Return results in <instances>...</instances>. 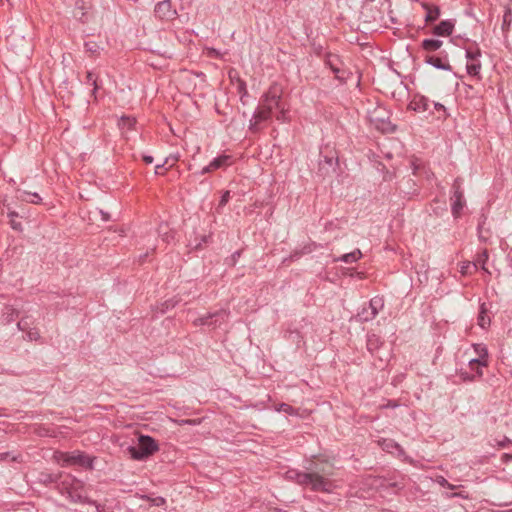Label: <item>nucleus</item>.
<instances>
[{
    "label": "nucleus",
    "mask_w": 512,
    "mask_h": 512,
    "mask_svg": "<svg viewBox=\"0 0 512 512\" xmlns=\"http://www.w3.org/2000/svg\"><path fill=\"white\" fill-rule=\"evenodd\" d=\"M140 498L149 502L151 506L162 507L166 505V499L162 496L141 495Z\"/></svg>",
    "instance_id": "30"
},
{
    "label": "nucleus",
    "mask_w": 512,
    "mask_h": 512,
    "mask_svg": "<svg viewBox=\"0 0 512 512\" xmlns=\"http://www.w3.org/2000/svg\"><path fill=\"white\" fill-rule=\"evenodd\" d=\"M433 106L436 111L443 112V117H442L443 119H446L449 116V114L447 113V109L443 104H441L439 102H433Z\"/></svg>",
    "instance_id": "45"
},
{
    "label": "nucleus",
    "mask_w": 512,
    "mask_h": 512,
    "mask_svg": "<svg viewBox=\"0 0 512 512\" xmlns=\"http://www.w3.org/2000/svg\"><path fill=\"white\" fill-rule=\"evenodd\" d=\"M433 212H434L436 215H440V209H438V208H434V209H433Z\"/></svg>",
    "instance_id": "62"
},
{
    "label": "nucleus",
    "mask_w": 512,
    "mask_h": 512,
    "mask_svg": "<svg viewBox=\"0 0 512 512\" xmlns=\"http://www.w3.org/2000/svg\"><path fill=\"white\" fill-rule=\"evenodd\" d=\"M87 503L95 505V506H96V508H97V510H98V511H100V509H99V508H100V505H97L96 501H94V500H88V501H87Z\"/></svg>",
    "instance_id": "60"
},
{
    "label": "nucleus",
    "mask_w": 512,
    "mask_h": 512,
    "mask_svg": "<svg viewBox=\"0 0 512 512\" xmlns=\"http://www.w3.org/2000/svg\"><path fill=\"white\" fill-rule=\"evenodd\" d=\"M135 124H136V120L134 118L129 117V116L121 117L120 123H119V125L122 128H127L128 130L133 129Z\"/></svg>",
    "instance_id": "37"
},
{
    "label": "nucleus",
    "mask_w": 512,
    "mask_h": 512,
    "mask_svg": "<svg viewBox=\"0 0 512 512\" xmlns=\"http://www.w3.org/2000/svg\"><path fill=\"white\" fill-rule=\"evenodd\" d=\"M100 214H101V219L103 221H109L110 220V214L108 212L100 210Z\"/></svg>",
    "instance_id": "56"
},
{
    "label": "nucleus",
    "mask_w": 512,
    "mask_h": 512,
    "mask_svg": "<svg viewBox=\"0 0 512 512\" xmlns=\"http://www.w3.org/2000/svg\"><path fill=\"white\" fill-rule=\"evenodd\" d=\"M289 473L291 474L290 477L294 478L299 485L310 488V490L315 492L320 490V475L298 471H289Z\"/></svg>",
    "instance_id": "7"
},
{
    "label": "nucleus",
    "mask_w": 512,
    "mask_h": 512,
    "mask_svg": "<svg viewBox=\"0 0 512 512\" xmlns=\"http://www.w3.org/2000/svg\"><path fill=\"white\" fill-rule=\"evenodd\" d=\"M228 312L224 309L215 312H209L206 315L200 316L193 321L195 326H213L217 327L222 324L228 317Z\"/></svg>",
    "instance_id": "9"
},
{
    "label": "nucleus",
    "mask_w": 512,
    "mask_h": 512,
    "mask_svg": "<svg viewBox=\"0 0 512 512\" xmlns=\"http://www.w3.org/2000/svg\"><path fill=\"white\" fill-rule=\"evenodd\" d=\"M230 198H231V195H230V191L229 190H225V191L222 192L220 201H219V203H218V205L216 207V212L218 214L222 213V209L229 202Z\"/></svg>",
    "instance_id": "36"
},
{
    "label": "nucleus",
    "mask_w": 512,
    "mask_h": 512,
    "mask_svg": "<svg viewBox=\"0 0 512 512\" xmlns=\"http://www.w3.org/2000/svg\"><path fill=\"white\" fill-rule=\"evenodd\" d=\"M213 171H214V169H212V167H210V163H209L208 165L203 167L200 171L195 172L194 175L195 176H202V175L211 173Z\"/></svg>",
    "instance_id": "47"
},
{
    "label": "nucleus",
    "mask_w": 512,
    "mask_h": 512,
    "mask_svg": "<svg viewBox=\"0 0 512 512\" xmlns=\"http://www.w3.org/2000/svg\"><path fill=\"white\" fill-rule=\"evenodd\" d=\"M98 79V76L92 72V71H87L86 73V79H85V84L86 85H92L95 83V81Z\"/></svg>",
    "instance_id": "44"
},
{
    "label": "nucleus",
    "mask_w": 512,
    "mask_h": 512,
    "mask_svg": "<svg viewBox=\"0 0 512 512\" xmlns=\"http://www.w3.org/2000/svg\"><path fill=\"white\" fill-rule=\"evenodd\" d=\"M382 345L383 341L380 336L375 333L367 334L366 347L371 354H374Z\"/></svg>",
    "instance_id": "21"
},
{
    "label": "nucleus",
    "mask_w": 512,
    "mask_h": 512,
    "mask_svg": "<svg viewBox=\"0 0 512 512\" xmlns=\"http://www.w3.org/2000/svg\"><path fill=\"white\" fill-rule=\"evenodd\" d=\"M242 250L235 251L230 258L226 260V263L230 266H235L239 258L241 257Z\"/></svg>",
    "instance_id": "43"
},
{
    "label": "nucleus",
    "mask_w": 512,
    "mask_h": 512,
    "mask_svg": "<svg viewBox=\"0 0 512 512\" xmlns=\"http://www.w3.org/2000/svg\"><path fill=\"white\" fill-rule=\"evenodd\" d=\"M93 87L92 91H91V95L94 96V98L96 99V93L97 91L100 89V85L98 83V79L95 81L94 84L91 85Z\"/></svg>",
    "instance_id": "53"
},
{
    "label": "nucleus",
    "mask_w": 512,
    "mask_h": 512,
    "mask_svg": "<svg viewBox=\"0 0 512 512\" xmlns=\"http://www.w3.org/2000/svg\"><path fill=\"white\" fill-rule=\"evenodd\" d=\"M466 69H467V73L470 76H473V77L479 76L480 69H481V63H480L479 60H477V61H470V63H468L466 65Z\"/></svg>",
    "instance_id": "34"
},
{
    "label": "nucleus",
    "mask_w": 512,
    "mask_h": 512,
    "mask_svg": "<svg viewBox=\"0 0 512 512\" xmlns=\"http://www.w3.org/2000/svg\"><path fill=\"white\" fill-rule=\"evenodd\" d=\"M154 13L160 20H173L177 16V11L172 7L171 0H163L156 4Z\"/></svg>",
    "instance_id": "13"
},
{
    "label": "nucleus",
    "mask_w": 512,
    "mask_h": 512,
    "mask_svg": "<svg viewBox=\"0 0 512 512\" xmlns=\"http://www.w3.org/2000/svg\"><path fill=\"white\" fill-rule=\"evenodd\" d=\"M511 19V12L510 10H507L503 16V28H505L506 26L508 27L510 25Z\"/></svg>",
    "instance_id": "49"
},
{
    "label": "nucleus",
    "mask_w": 512,
    "mask_h": 512,
    "mask_svg": "<svg viewBox=\"0 0 512 512\" xmlns=\"http://www.w3.org/2000/svg\"><path fill=\"white\" fill-rule=\"evenodd\" d=\"M384 307L382 297H373L368 304H364L355 315V320L360 323L369 322L376 318L379 311Z\"/></svg>",
    "instance_id": "5"
},
{
    "label": "nucleus",
    "mask_w": 512,
    "mask_h": 512,
    "mask_svg": "<svg viewBox=\"0 0 512 512\" xmlns=\"http://www.w3.org/2000/svg\"><path fill=\"white\" fill-rule=\"evenodd\" d=\"M159 451L158 442L149 435L140 434L136 445H130L127 452L136 461H145Z\"/></svg>",
    "instance_id": "3"
},
{
    "label": "nucleus",
    "mask_w": 512,
    "mask_h": 512,
    "mask_svg": "<svg viewBox=\"0 0 512 512\" xmlns=\"http://www.w3.org/2000/svg\"><path fill=\"white\" fill-rule=\"evenodd\" d=\"M473 346L476 353L478 354V357L469 360L468 364L470 369H474V365L487 366L488 350L486 346L483 344H474Z\"/></svg>",
    "instance_id": "15"
},
{
    "label": "nucleus",
    "mask_w": 512,
    "mask_h": 512,
    "mask_svg": "<svg viewBox=\"0 0 512 512\" xmlns=\"http://www.w3.org/2000/svg\"><path fill=\"white\" fill-rule=\"evenodd\" d=\"M446 488L453 490L455 488V486L453 484L449 483V485H446Z\"/></svg>",
    "instance_id": "63"
},
{
    "label": "nucleus",
    "mask_w": 512,
    "mask_h": 512,
    "mask_svg": "<svg viewBox=\"0 0 512 512\" xmlns=\"http://www.w3.org/2000/svg\"><path fill=\"white\" fill-rule=\"evenodd\" d=\"M11 228L15 231L21 232L23 230L21 222L16 221L15 219H10Z\"/></svg>",
    "instance_id": "50"
},
{
    "label": "nucleus",
    "mask_w": 512,
    "mask_h": 512,
    "mask_svg": "<svg viewBox=\"0 0 512 512\" xmlns=\"http://www.w3.org/2000/svg\"><path fill=\"white\" fill-rule=\"evenodd\" d=\"M142 160H143L146 164H152V163H153V161H154V158H153V156H151V155L142 154Z\"/></svg>",
    "instance_id": "54"
},
{
    "label": "nucleus",
    "mask_w": 512,
    "mask_h": 512,
    "mask_svg": "<svg viewBox=\"0 0 512 512\" xmlns=\"http://www.w3.org/2000/svg\"><path fill=\"white\" fill-rule=\"evenodd\" d=\"M451 497H462V498H465V496L462 495V493H453L451 494Z\"/></svg>",
    "instance_id": "61"
},
{
    "label": "nucleus",
    "mask_w": 512,
    "mask_h": 512,
    "mask_svg": "<svg viewBox=\"0 0 512 512\" xmlns=\"http://www.w3.org/2000/svg\"><path fill=\"white\" fill-rule=\"evenodd\" d=\"M371 122L374 127L382 133H394L397 131V126L385 117H372Z\"/></svg>",
    "instance_id": "16"
},
{
    "label": "nucleus",
    "mask_w": 512,
    "mask_h": 512,
    "mask_svg": "<svg viewBox=\"0 0 512 512\" xmlns=\"http://www.w3.org/2000/svg\"><path fill=\"white\" fill-rule=\"evenodd\" d=\"M63 477V473L52 474V473H40L39 482L48 486L51 484L59 483L60 479Z\"/></svg>",
    "instance_id": "25"
},
{
    "label": "nucleus",
    "mask_w": 512,
    "mask_h": 512,
    "mask_svg": "<svg viewBox=\"0 0 512 512\" xmlns=\"http://www.w3.org/2000/svg\"><path fill=\"white\" fill-rule=\"evenodd\" d=\"M57 485L61 487L62 491L65 490L68 493H71L72 490H76L78 487H80L82 482L70 474H63V477L60 479Z\"/></svg>",
    "instance_id": "17"
},
{
    "label": "nucleus",
    "mask_w": 512,
    "mask_h": 512,
    "mask_svg": "<svg viewBox=\"0 0 512 512\" xmlns=\"http://www.w3.org/2000/svg\"><path fill=\"white\" fill-rule=\"evenodd\" d=\"M170 158H165L164 162L162 164H158L155 166V175L163 176L165 175L166 171L173 166V164H170L168 168H165V165L169 163Z\"/></svg>",
    "instance_id": "39"
},
{
    "label": "nucleus",
    "mask_w": 512,
    "mask_h": 512,
    "mask_svg": "<svg viewBox=\"0 0 512 512\" xmlns=\"http://www.w3.org/2000/svg\"><path fill=\"white\" fill-rule=\"evenodd\" d=\"M8 217L10 219H14L15 217H19V214L15 211H10V212H8Z\"/></svg>",
    "instance_id": "58"
},
{
    "label": "nucleus",
    "mask_w": 512,
    "mask_h": 512,
    "mask_svg": "<svg viewBox=\"0 0 512 512\" xmlns=\"http://www.w3.org/2000/svg\"><path fill=\"white\" fill-rule=\"evenodd\" d=\"M260 103L271 114L276 110V119L278 121L285 122L288 120L289 106L283 100V88L280 84L276 82L271 84L269 89L262 95Z\"/></svg>",
    "instance_id": "2"
},
{
    "label": "nucleus",
    "mask_w": 512,
    "mask_h": 512,
    "mask_svg": "<svg viewBox=\"0 0 512 512\" xmlns=\"http://www.w3.org/2000/svg\"><path fill=\"white\" fill-rule=\"evenodd\" d=\"M212 241V235H201L195 236L194 240H190V246L195 250H200L204 247V245L208 244Z\"/></svg>",
    "instance_id": "27"
},
{
    "label": "nucleus",
    "mask_w": 512,
    "mask_h": 512,
    "mask_svg": "<svg viewBox=\"0 0 512 512\" xmlns=\"http://www.w3.org/2000/svg\"><path fill=\"white\" fill-rule=\"evenodd\" d=\"M424 62L438 70L452 71V66L449 64V55L446 50H440L434 54H426Z\"/></svg>",
    "instance_id": "10"
},
{
    "label": "nucleus",
    "mask_w": 512,
    "mask_h": 512,
    "mask_svg": "<svg viewBox=\"0 0 512 512\" xmlns=\"http://www.w3.org/2000/svg\"><path fill=\"white\" fill-rule=\"evenodd\" d=\"M337 462L338 461L335 458H333V462L331 463V467H335Z\"/></svg>",
    "instance_id": "64"
},
{
    "label": "nucleus",
    "mask_w": 512,
    "mask_h": 512,
    "mask_svg": "<svg viewBox=\"0 0 512 512\" xmlns=\"http://www.w3.org/2000/svg\"><path fill=\"white\" fill-rule=\"evenodd\" d=\"M512 441L508 437H504L503 440L498 442V446L501 448H508Z\"/></svg>",
    "instance_id": "51"
},
{
    "label": "nucleus",
    "mask_w": 512,
    "mask_h": 512,
    "mask_svg": "<svg viewBox=\"0 0 512 512\" xmlns=\"http://www.w3.org/2000/svg\"><path fill=\"white\" fill-rule=\"evenodd\" d=\"M477 271V263L466 261L463 262L460 268L462 275H471Z\"/></svg>",
    "instance_id": "35"
},
{
    "label": "nucleus",
    "mask_w": 512,
    "mask_h": 512,
    "mask_svg": "<svg viewBox=\"0 0 512 512\" xmlns=\"http://www.w3.org/2000/svg\"><path fill=\"white\" fill-rule=\"evenodd\" d=\"M275 410L277 412H283V413H286L289 415H293L295 412L294 408L287 403H279V404L275 405Z\"/></svg>",
    "instance_id": "38"
},
{
    "label": "nucleus",
    "mask_w": 512,
    "mask_h": 512,
    "mask_svg": "<svg viewBox=\"0 0 512 512\" xmlns=\"http://www.w3.org/2000/svg\"><path fill=\"white\" fill-rule=\"evenodd\" d=\"M459 377L461 380L465 381V382H472L476 379V375L475 374H471L465 370H460L459 372Z\"/></svg>",
    "instance_id": "41"
},
{
    "label": "nucleus",
    "mask_w": 512,
    "mask_h": 512,
    "mask_svg": "<svg viewBox=\"0 0 512 512\" xmlns=\"http://www.w3.org/2000/svg\"><path fill=\"white\" fill-rule=\"evenodd\" d=\"M228 75H229V79L231 80L232 83L237 84V80L241 79L238 72L235 69H231L229 71Z\"/></svg>",
    "instance_id": "48"
},
{
    "label": "nucleus",
    "mask_w": 512,
    "mask_h": 512,
    "mask_svg": "<svg viewBox=\"0 0 512 512\" xmlns=\"http://www.w3.org/2000/svg\"><path fill=\"white\" fill-rule=\"evenodd\" d=\"M95 460L96 457L89 456L80 450H74L72 452H61L59 457V461H61L62 466L77 465L87 470L94 469Z\"/></svg>",
    "instance_id": "4"
},
{
    "label": "nucleus",
    "mask_w": 512,
    "mask_h": 512,
    "mask_svg": "<svg viewBox=\"0 0 512 512\" xmlns=\"http://www.w3.org/2000/svg\"><path fill=\"white\" fill-rule=\"evenodd\" d=\"M453 196L451 197V212L455 219H458L461 216L462 210L466 205V201L464 198V193L461 189L460 179H455L453 186Z\"/></svg>",
    "instance_id": "8"
},
{
    "label": "nucleus",
    "mask_w": 512,
    "mask_h": 512,
    "mask_svg": "<svg viewBox=\"0 0 512 512\" xmlns=\"http://www.w3.org/2000/svg\"><path fill=\"white\" fill-rule=\"evenodd\" d=\"M482 367L483 366L474 365V369H471L472 371L475 372V375L478 378L482 377L483 375Z\"/></svg>",
    "instance_id": "52"
},
{
    "label": "nucleus",
    "mask_w": 512,
    "mask_h": 512,
    "mask_svg": "<svg viewBox=\"0 0 512 512\" xmlns=\"http://www.w3.org/2000/svg\"><path fill=\"white\" fill-rule=\"evenodd\" d=\"M362 257V253L359 249H355L350 253L342 254L338 257H334L333 261H342L345 263H354Z\"/></svg>",
    "instance_id": "23"
},
{
    "label": "nucleus",
    "mask_w": 512,
    "mask_h": 512,
    "mask_svg": "<svg viewBox=\"0 0 512 512\" xmlns=\"http://www.w3.org/2000/svg\"><path fill=\"white\" fill-rule=\"evenodd\" d=\"M40 338V334L37 329H29L26 331L25 339L29 341H36Z\"/></svg>",
    "instance_id": "42"
},
{
    "label": "nucleus",
    "mask_w": 512,
    "mask_h": 512,
    "mask_svg": "<svg viewBox=\"0 0 512 512\" xmlns=\"http://www.w3.org/2000/svg\"><path fill=\"white\" fill-rule=\"evenodd\" d=\"M439 484L443 487H446V485H449V482L445 478L441 477Z\"/></svg>",
    "instance_id": "59"
},
{
    "label": "nucleus",
    "mask_w": 512,
    "mask_h": 512,
    "mask_svg": "<svg viewBox=\"0 0 512 512\" xmlns=\"http://www.w3.org/2000/svg\"><path fill=\"white\" fill-rule=\"evenodd\" d=\"M237 93L240 95V101L243 105H246V97L249 96L248 90H247V84L243 79L237 80V87H236Z\"/></svg>",
    "instance_id": "29"
},
{
    "label": "nucleus",
    "mask_w": 512,
    "mask_h": 512,
    "mask_svg": "<svg viewBox=\"0 0 512 512\" xmlns=\"http://www.w3.org/2000/svg\"><path fill=\"white\" fill-rule=\"evenodd\" d=\"M455 23V19L442 20L432 28L431 33L440 37L450 36L454 31Z\"/></svg>",
    "instance_id": "14"
},
{
    "label": "nucleus",
    "mask_w": 512,
    "mask_h": 512,
    "mask_svg": "<svg viewBox=\"0 0 512 512\" xmlns=\"http://www.w3.org/2000/svg\"><path fill=\"white\" fill-rule=\"evenodd\" d=\"M311 245H305L300 250L293 251L287 258L283 260V263H291L298 260L302 255L309 254L312 252Z\"/></svg>",
    "instance_id": "26"
},
{
    "label": "nucleus",
    "mask_w": 512,
    "mask_h": 512,
    "mask_svg": "<svg viewBox=\"0 0 512 512\" xmlns=\"http://www.w3.org/2000/svg\"><path fill=\"white\" fill-rule=\"evenodd\" d=\"M443 45V41L435 38H426L421 42V48L426 54H434L439 52Z\"/></svg>",
    "instance_id": "19"
},
{
    "label": "nucleus",
    "mask_w": 512,
    "mask_h": 512,
    "mask_svg": "<svg viewBox=\"0 0 512 512\" xmlns=\"http://www.w3.org/2000/svg\"><path fill=\"white\" fill-rule=\"evenodd\" d=\"M29 322L27 321V318H22L20 321H18L17 323V328L20 330V331H24L26 332L27 330H29Z\"/></svg>",
    "instance_id": "46"
},
{
    "label": "nucleus",
    "mask_w": 512,
    "mask_h": 512,
    "mask_svg": "<svg viewBox=\"0 0 512 512\" xmlns=\"http://www.w3.org/2000/svg\"><path fill=\"white\" fill-rule=\"evenodd\" d=\"M488 260V251L487 250H483L479 255H478V258L476 260L475 263L480 264L481 265V268L487 272V269L485 267V264Z\"/></svg>",
    "instance_id": "40"
},
{
    "label": "nucleus",
    "mask_w": 512,
    "mask_h": 512,
    "mask_svg": "<svg viewBox=\"0 0 512 512\" xmlns=\"http://www.w3.org/2000/svg\"><path fill=\"white\" fill-rule=\"evenodd\" d=\"M483 223L484 222H480L478 224V227H477V230H478V234H479V239L482 240V241H486L487 239L483 236L482 234V229H483Z\"/></svg>",
    "instance_id": "55"
},
{
    "label": "nucleus",
    "mask_w": 512,
    "mask_h": 512,
    "mask_svg": "<svg viewBox=\"0 0 512 512\" xmlns=\"http://www.w3.org/2000/svg\"><path fill=\"white\" fill-rule=\"evenodd\" d=\"M85 52L89 54L90 57H97L100 54L101 47L95 41H86L84 43Z\"/></svg>",
    "instance_id": "28"
},
{
    "label": "nucleus",
    "mask_w": 512,
    "mask_h": 512,
    "mask_svg": "<svg viewBox=\"0 0 512 512\" xmlns=\"http://www.w3.org/2000/svg\"><path fill=\"white\" fill-rule=\"evenodd\" d=\"M486 313H487L486 304L482 303L480 305V312H479V316H478V324L482 328H485L486 325L490 324V318L486 315Z\"/></svg>",
    "instance_id": "33"
},
{
    "label": "nucleus",
    "mask_w": 512,
    "mask_h": 512,
    "mask_svg": "<svg viewBox=\"0 0 512 512\" xmlns=\"http://www.w3.org/2000/svg\"><path fill=\"white\" fill-rule=\"evenodd\" d=\"M18 310L13 306L6 305L1 314V321L3 324H10L18 317Z\"/></svg>",
    "instance_id": "22"
},
{
    "label": "nucleus",
    "mask_w": 512,
    "mask_h": 512,
    "mask_svg": "<svg viewBox=\"0 0 512 512\" xmlns=\"http://www.w3.org/2000/svg\"><path fill=\"white\" fill-rule=\"evenodd\" d=\"M323 173L326 174L327 177L335 176L338 184L342 183L343 178L347 176L341 168L337 156L326 155L324 157V163H322V174Z\"/></svg>",
    "instance_id": "6"
},
{
    "label": "nucleus",
    "mask_w": 512,
    "mask_h": 512,
    "mask_svg": "<svg viewBox=\"0 0 512 512\" xmlns=\"http://www.w3.org/2000/svg\"><path fill=\"white\" fill-rule=\"evenodd\" d=\"M440 15H441V11H440L439 6H433L432 8H430V10L425 15V19H424L425 23L426 24L434 23L436 20H438Z\"/></svg>",
    "instance_id": "31"
},
{
    "label": "nucleus",
    "mask_w": 512,
    "mask_h": 512,
    "mask_svg": "<svg viewBox=\"0 0 512 512\" xmlns=\"http://www.w3.org/2000/svg\"><path fill=\"white\" fill-rule=\"evenodd\" d=\"M231 164H232V155L223 153V154H220L217 157H215L210 162V167H212V169H214V171H216L218 169H225V168L229 167Z\"/></svg>",
    "instance_id": "20"
},
{
    "label": "nucleus",
    "mask_w": 512,
    "mask_h": 512,
    "mask_svg": "<svg viewBox=\"0 0 512 512\" xmlns=\"http://www.w3.org/2000/svg\"><path fill=\"white\" fill-rule=\"evenodd\" d=\"M322 62V74L327 72V75L322 76V86L324 87L322 92L330 93L334 88L346 83L350 72L345 68L344 63L337 54L325 53Z\"/></svg>",
    "instance_id": "1"
},
{
    "label": "nucleus",
    "mask_w": 512,
    "mask_h": 512,
    "mask_svg": "<svg viewBox=\"0 0 512 512\" xmlns=\"http://www.w3.org/2000/svg\"><path fill=\"white\" fill-rule=\"evenodd\" d=\"M465 56L469 61H477L481 56V50L477 44H474V47H468L465 49Z\"/></svg>",
    "instance_id": "32"
},
{
    "label": "nucleus",
    "mask_w": 512,
    "mask_h": 512,
    "mask_svg": "<svg viewBox=\"0 0 512 512\" xmlns=\"http://www.w3.org/2000/svg\"><path fill=\"white\" fill-rule=\"evenodd\" d=\"M421 6L424 10H426V13H427L430 10V8H432L434 5L427 3V2H422Z\"/></svg>",
    "instance_id": "57"
},
{
    "label": "nucleus",
    "mask_w": 512,
    "mask_h": 512,
    "mask_svg": "<svg viewBox=\"0 0 512 512\" xmlns=\"http://www.w3.org/2000/svg\"><path fill=\"white\" fill-rule=\"evenodd\" d=\"M430 103V99L426 96H414L408 104V109L415 112H425L429 109Z\"/></svg>",
    "instance_id": "18"
},
{
    "label": "nucleus",
    "mask_w": 512,
    "mask_h": 512,
    "mask_svg": "<svg viewBox=\"0 0 512 512\" xmlns=\"http://www.w3.org/2000/svg\"><path fill=\"white\" fill-rule=\"evenodd\" d=\"M329 463L326 451H322V503L327 504H336V502L341 501L338 494H333L331 492V483L326 481L323 474L326 473V465Z\"/></svg>",
    "instance_id": "11"
},
{
    "label": "nucleus",
    "mask_w": 512,
    "mask_h": 512,
    "mask_svg": "<svg viewBox=\"0 0 512 512\" xmlns=\"http://www.w3.org/2000/svg\"><path fill=\"white\" fill-rule=\"evenodd\" d=\"M271 117L272 114L260 103L250 120L249 130L254 134L258 133L262 129L261 123L270 120Z\"/></svg>",
    "instance_id": "12"
},
{
    "label": "nucleus",
    "mask_w": 512,
    "mask_h": 512,
    "mask_svg": "<svg viewBox=\"0 0 512 512\" xmlns=\"http://www.w3.org/2000/svg\"><path fill=\"white\" fill-rule=\"evenodd\" d=\"M17 193H18L17 197L19 199H21L22 201H26V202L33 203V204H39L42 201V198L36 192L30 193V192L18 189Z\"/></svg>",
    "instance_id": "24"
}]
</instances>
